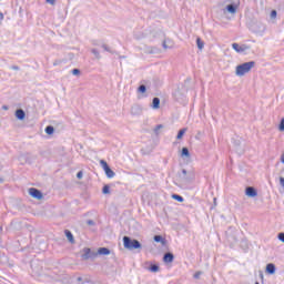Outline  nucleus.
Returning <instances> with one entry per match:
<instances>
[{
	"label": "nucleus",
	"mask_w": 284,
	"mask_h": 284,
	"mask_svg": "<svg viewBox=\"0 0 284 284\" xmlns=\"http://www.w3.org/2000/svg\"><path fill=\"white\" fill-rule=\"evenodd\" d=\"M180 183L183 187H187V185H192L194 183V180L196 179V173L194 171H187L185 169H182V171L179 173Z\"/></svg>",
	"instance_id": "1"
},
{
	"label": "nucleus",
	"mask_w": 284,
	"mask_h": 284,
	"mask_svg": "<svg viewBox=\"0 0 284 284\" xmlns=\"http://www.w3.org/2000/svg\"><path fill=\"white\" fill-rule=\"evenodd\" d=\"M172 199L174 201H178V203H183V201H185V199H183V196L179 195V194H173Z\"/></svg>",
	"instance_id": "19"
},
{
	"label": "nucleus",
	"mask_w": 284,
	"mask_h": 284,
	"mask_svg": "<svg viewBox=\"0 0 284 284\" xmlns=\"http://www.w3.org/2000/svg\"><path fill=\"white\" fill-rule=\"evenodd\" d=\"M123 246L125 250H141L142 245L139 240H132L130 236H124L123 237Z\"/></svg>",
	"instance_id": "3"
},
{
	"label": "nucleus",
	"mask_w": 284,
	"mask_h": 284,
	"mask_svg": "<svg viewBox=\"0 0 284 284\" xmlns=\"http://www.w3.org/2000/svg\"><path fill=\"white\" fill-rule=\"evenodd\" d=\"M88 225H94V222L92 220L87 221Z\"/></svg>",
	"instance_id": "39"
},
{
	"label": "nucleus",
	"mask_w": 284,
	"mask_h": 284,
	"mask_svg": "<svg viewBox=\"0 0 284 284\" xmlns=\"http://www.w3.org/2000/svg\"><path fill=\"white\" fill-rule=\"evenodd\" d=\"M245 194L248 199H254V196H258V191H256L254 186H247L245 189Z\"/></svg>",
	"instance_id": "7"
},
{
	"label": "nucleus",
	"mask_w": 284,
	"mask_h": 284,
	"mask_svg": "<svg viewBox=\"0 0 284 284\" xmlns=\"http://www.w3.org/2000/svg\"><path fill=\"white\" fill-rule=\"evenodd\" d=\"M138 92H140L141 94H145V92H148V87H145V84H141L138 88Z\"/></svg>",
	"instance_id": "20"
},
{
	"label": "nucleus",
	"mask_w": 284,
	"mask_h": 284,
	"mask_svg": "<svg viewBox=\"0 0 284 284\" xmlns=\"http://www.w3.org/2000/svg\"><path fill=\"white\" fill-rule=\"evenodd\" d=\"M100 163H101V165H102L104 172H105L106 170H109L110 165L108 164V162H105L104 160H101Z\"/></svg>",
	"instance_id": "24"
},
{
	"label": "nucleus",
	"mask_w": 284,
	"mask_h": 284,
	"mask_svg": "<svg viewBox=\"0 0 284 284\" xmlns=\"http://www.w3.org/2000/svg\"><path fill=\"white\" fill-rule=\"evenodd\" d=\"M64 234H65L69 243H74V235L72 234V232L70 230H65Z\"/></svg>",
	"instance_id": "13"
},
{
	"label": "nucleus",
	"mask_w": 284,
	"mask_h": 284,
	"mask_svg": "<svg viewBox=\"0 0 284 284\" xmlns=\"http://www.w3.org/2000/svg\"><path fill=\"white\" fill-rule=\"evenodd\" d=\"M11 70H19V67L12 65V67H11Z\"/></svg>",
	"instance_id": "40"
},
{
	"label": "nucleus",
	"mask_w": 284,
	"mask_h": 284,
	"mask_svg": "<svg viewBox=\"0 0 284 284\" xmlns=\"http://www.w3.org/2000/svg\"><path fill=\"white\" fill-rule=\"evenodd\" d=\"M163 48H164V50H168V48H170V45H168V40L163 41Z\"/></svg>",
	"instance_id": "37"
},
{
	"label": "nucleus",
	"mask_w": 284,
	"mask_h": 284,
	"mask_svg": "<svg viewBox=\"0 0 284 284\" xmlns=\"http://www.w3.org/2000/svg\"><path fill=\"white\" fill-rule=\"evenodd\" d=\"M97 254L98 255L100 254V256H108V255H110V248H108V247H100L98 250Z\"/></svg>",
	"instance_id": "12"
},
{
	"label": "nucleus",
	"mask_w": 284,
	"mask_h": 284,
	"mask_svg": "<svg viewBox=\"0 0 284 284\" xmlns=\"http://www.w3.org/2000/svg\"><path fill=\"white\" fill-rule=\"evenodd\" d=\"M281 163H284V153L281 155Z\"/></svg>",
	"instance_id": "41"
},
{
	"label": "nucleus",
	"mask_w": 284,
	"mask_h": 284,
	"mask_svg": "<svg viewBox=\"0 0 284 284\" xmlns=\"http://www.w3.org/2000/svg\"><path fill=\"white\" fill-rule=\"evenodd\" d=\"M278 130L280 132H284V118H282L280 121Z\"/></svg>",
	"instance_id": "27"
},
{
	"label": "nucleus",
	"mask_w": 284,
	"mask_h": 284,
	"mask_svg": "<svg viewBox=\"0 0 284 284\" xmlns=\"http://www.w3.org/2000/svg\"><path fill=\"white\" fill-rule=\"evenodd\" d=\"M162 128H163V124H158V125L154 128L155 134H159V130H162Z\"/></svg>",
	"instance_id": "30"
},
{
	"label": "nucleus",
	"mask_w": 284,
	"mask_h": 284,
	"mask_svg": "<svg viewBox=\"0 0 284 284\" xmlns=\"http://www.w3.org/2000/svg\"><path fill=\"white\" fill-rule=\"evenodd\" d=\"M149 270H150V272H153V273L159 272V270H160L159 264H151Z\"/></svg>",
	"instance_id": "22"
},
{
	"label": "nucleus",
	"mask_w": 284,
	"mask_h": 284,
	"mask_svg": "<svg viewBox=\"0 0 284 284\" xmlns=\"http://www.w3.org/2000/svg\"><path fill=\"white\" fill-rule=\"evenodd\" d=\"M102 48L105 52H112V50L110 49V47H108V44H102Z\"/></svg>",
	"instance_id": "32"
},
{
	"label": "nucleus",
	"mask_w": 284,
	"mask_h": 284,
	"mask_svg": "<svg viewBox=\"0 0 284 284\" xmlns=\"http://www.w3.org/2000/svg\"><path fill=\"white\" fill-rule=\"evenodd\" d=\"M105 175L108 176V179H114V176H116V173H114V171H112L111 168L106 169Z\"/></svg>",
	"instance_id": "16"
},
{
	"label": "nucleus",
	"mask_w": 284,
	"mask_h": 284,
	"mask_svg": "<svg viewBox=\"0 0 284 284\" xmlns=\"http://www.w3.org/2000/svg\"><path fill=\"white\" fill-rule=\"evenodd\" d=\"M47 3H49L50 6H54V3H57V0H45Z\"/></svg>",
	"instance_id": "36"
},
{
	"label": "nucleus",
	"mask_w": 284,
	"mask_h": 284,
	"mask_svg": "<svg viewBox=\"0 0 284 284\" xmlns=\"http://www.w3.org/2000/svg\"><path fill=\"white\" fill-rule=\"evenodd\" d=\"M71 72H72V74H73L74 77L81 74V70H79V69H73Z\"/></svg>",
	"instance_id": "31"
},
{
	"label": "nucleus",
	"mask_w": 284,
	"mask_h": 284,
	"mask_svg": "<svg viewBox=\"0 0 284 284\" xmlns=\"http://www.w3.org/2000/svg\"><path fill=\"white\" fill-rule=\"evenodd\" d=\"M44 132H45V134H49V136L54 134V126H52V125L45 126Z\"/></svg>",
	"instance_id": "17"
},
{
	"label": "nucleus",
	"mask_w": 284,
	"mask_h": 284,
	"mask_svg": "<svg viewBox=\"0 0 284 284\" xmlns=\"http://www.w3.org/2000/svg\"><path fill=\"white\" fill-rule=\"evenodd\" d=\"M93 45H97V42H93Z\"/></svg>",
	"instance_id": "43"
},
{
	"label": "nucleus",
	"mask_w": 284,
	"mask_h": 284,
	"mask_svg": "<svg viewBox=\"0 0 284 284\" xmlns=\"http://www.w3.org/2000/svg\"><path fill=\"white\" fill-rule=\"evenodd\" d=\"M233 50H235V52H239L240 54L243 52H247V50H250V45L247 44H239V43H233L232 44Z\"/></svg>",
	"instance_id": "6"
},
{
	"label": "nucleus",
	"mask_w": 284,
	"mask_h": 284,
	"mask_svg": "<svg viewBox=\"0 0 284 284\" xmlns=\"http://www.w3.org/2000/svg\"><path fill=\"white\" fill-rule=\"evenodd\" d=\"M200 276H201V272H196V273L194 274V278H200Z\"/></svg>",
	"instance_id": "38"
},
{
	"label": "nucleus",
	"mask_w": 284,
	"mask_h": 284,
	"mask_svg": "<svg viewBox=\"0 0 284 284\" xmlns=\"http://www.w3.org/2000/svg\"><path fill=\"white\" fill-rule=\"evenodd\" d=\"M276 10L271 11V19H276Z\"/></svg>",
	"instance_id": "33"
},
{
	"label": "nucleus",
	"mask_w": 284,
	"mask_h": 284,
	"mask_svg": "<svg viewBox=\"0 0 284 284\" xmlns=\"http://www.w3.org/2000/svg\"><path fill=\"white\" fill-rule=\"evenodd\" d=\"M266 274H276V265H274V263H268L266 265Z\"/></svg>",
	"instance_id": "10"
},
{
	"label": "nucleus",
	"mask_w": 284,
	"mask_h": 284,
	"mask_svg": "<svg viewBox=\"0 0 284 284\" xmlns=\"http://www.w3.org/2000/svg\"><path fill=\"white\" fill-rule=\"evenodd\" d=\"M1 230H2V229H1V226H0V232H1Z\"/></svg>",
	"instance_id": "45"
},
{
	"label": "nucleus",
	"mask_w": 284,
	"mask_h": 284,
	"mask_svg": "<svg viewBox=\"0 0 284 284\" xmlns=\"http://www.w3.org/2000/svg\"><path fill=\"white\" fill-rule=\"evenodd\" d=\"M280 185L284 190V178L283 176L280 178Z\"/></svg>",
	"instance_id": "35"
},
{
	"label": "nucleus",
	"mask_w": 284,
	"mask_h": 284,
	"mask_svg": "<svg viewBox=\"0 0 284 284\" xmlns=\"http://www.w3.org/2000/svg\"><path fill=\"white\" fill-rule=\"evenodd\" d=\"M29 194L30 196H32V199H37L38 201H41V199H43V193H41L39 189H29Z\"/></svg>",
	"instance_id": "5"
},
{
	"label": "nucleus",
	"mask_w": 284,
	"mask_h": 284,
	"mask_svg": "<svg viewBox=\"0 0 284 284\" xmlns=\"http://www.w3.org/2000/svg\"><path fill=\"white\" fill-rule=\"evenodd\" d=\"M226 10H227V12H230V14H236V4L231 3V4L226 6Z\"/></svg>",
	"instance_id": "14"
},
{
	"label": "nucleus",
	"mask_w": 284,
	"mask_h": 284,
	"mask_svg": "<svg viewBox=\"0 0 284 284\" xmlns=\"http://www.w3.org/2000/svg\"><path fill=\"white\" fill-rule=\"evenodd\" d=\"M91 52L94 54L95 59H101V53H99V50L92 49Z\"/></svg>",
	"instance_id": "26"
},
{
	"label": "nucleus",
	"mask_w": 284,
	"mask_h": 284,
	"mask_svg": "<svg viewBox=\"0 0 284 284\" xmlns=\"http://www.w3.org/2000/svg\"><path fill=\"white\" fill-rule=\"evenodd\" d=\"M196 44L199 50H203V48H205V42H203V40H201V38L196 39Z\"/></svg>",
	"instance_id": "18"
},
{
	"label": "nucleus",
	"mask_w": 284,
	"mask_h": 284,
	"mask_svg": "<svg viewBox=\"0 0 284 284\" xmlns=\"http://www.w3.org/2000/svg\"><path fill=\"white\" fill-rule=\"evenodd\" d=\"M153 241L155 243H161L162 245H165V239H163L162 235H154Z\"/></svg>",
	"instance_id": "15"
},
{
	"label": "nucleus",
	"mask_w": 284,
	"mask_h": 284,
	"mask_svg": "<svg viewBox=\"0 0 284 284\" xmlns=\"http://www.w3.org/2000/svg\"><path fill=\"white\" fill-rule=\"evenodd\" d=\"M277 239L278 241H281L282 243H284V232H281L277 234Z\"/></svg>",
	"instance_id": "29"
},
{
	"label": "nucleus",
	"mask_w": 284,
	"mask_h": 284,
	"mask_svg": "<svg viewBox=\"0 0 284 284\" xmlns=\"http://www.w3.org/2000/svg\"><path fill=\"white\" fill-rule=\"evenodd\" d=\"M164 263H173L174 262V254L172 252H168L163 255Z\"/></svg>",
	"instance_id": "8"
},
{
	"label": "nucleus",
	"mask_w": 284,
	"mask_h": 284,
	"mask_svg": "<svg viewBox=\"0 0 284 284\" xmlns=\"http://www.w3.org/2000/svg\"><path fill=\"white\" fill-rule=\"evenodd\" d=\"M16 119H18V121H23L26 119V111H23V109H18L16 111Z\"/></svg>",
	"instance_id": "9"
},
{
	"label": "nucleus",
	"mask_w": 284,
	"mask_h": 284,
	"mask_svg": "<svg viewBox=\"0 0 284 284\" xmlns=\"http://www.w3.org/2000/svg\"><path fill=\"white\" fill-rule=\"evenodd\" d=\"M102 193H103V194H110V185H104V186L102 187Z\"/></svg>",
	"instance_id": "28"
},
{
	"label": "nucleus",
	"mask_w": 284,
	"mask_h": 284,
	"mask_svg": "<svg viewBox=\"0 0 284 284\" xmlns=\"http://www.w3.org/2000/svg\"><path fill=\"white\" fill-rule=\"evenodd\" d=\"M98 253L92 252L90 247L83 248V254L81 255L83 261H90V258H97Z\"/></svg>",
	"instance_id": "4"
},
{
	"label": "nucleus",
	"mask_w": 284,
	"mask_h": 284,
	"mask_svg": "<svg viewBox=\"0 0 284 284\" xmlns=\"http://www.w3.org/2000/svg\"><path fill=\"white\" fill-rule=\"evenodd\" d=\"M181 156H190V150L187 148H182Z\"/></svg>",
	"instance_id": "23"
},
{
	"label": "nucleus",
	"mask_w": 284,
	"mask_h": 284,
	"mask_svg": "<svg viewBox=\"0 0 284 284\" xmlns=\"http://www.w3.org/2000/svg\"><path fill=\"white\" fill-rule=\"evenodd\" d=\"M255 284H261V283H258V282H255Z\"/></svg>",
	"instance_id": "44"
},
{
	"label": "nucleus",
	"mask_w": 284,
	"mask_h": 284,
	"mask_svg": "<svg viewBox=\"0 0 284 284\" xmlns=\"http://www.w3.org/2000/svg\"><path fill=\"white\" fill-rule=\"evenodd\" d=\"M77 179H83V171L77 173Z\"/></svg>",
	"instance_id": "34"
},
{
	"label": "nucleus",
	"mask_w": 284,
	"mask_h": 284,
	"mask_svg": "<svg viewBox=\"0 0 284 284\" xmlns=\"http://www.w3.org/2000/svg\"><path fill=\"white\" fill-rule=\"evenodd\" d=\"M151 108L153 110H159V108H161V99L153 98Z\"/></svg>",
	"instance_id": "11"
},
{
	"label": "nucleus",
	"mask_w": 284,
	"mask_h": 284,
	"mask_svg": "<svg viewBox=\"0 0 284 284\" xmlns=\"http://www.w3.org/2000/svg\"><path fill=\"white\" fill-rule=\"evenodd\" d=\"M100 163H101V165H102L104 172H105L106 170H109L110 165L108 164V162H105L104 160H101Z\"/></svg>",
	"instance_id": "25"
},
{
	"label": "nucleus",
	"mask_w": 284,
	"mask_h": 284,
	"mask_svg": "<svg viewBox=\"0 0 284 284\" xmlns=\"http://www.w3.org/2000/svg\"><path fill=\"white\" fill-rule=\"evenodd\" d=\"M2 110H8V105H3V106H2Z\"/></svg>",
	"instance_id": "42"
},
{
	"label": "nucleus",
	"mask_w": 284,
	"mask_h": 284,
	"mask_svg": "<svg viewBox=\"0 0 284 284\" xmlns=\"http://www.w3.org/2000/svg\"><path fill=\"white\" fill-rule=\"evenodd\" d=\"M256 62L254 61L244 62L236 67L235 73L237 77H245V74H247V72H250V70H252V68H254Z\"/></svg>",
	"instance_id": "2"
},
{
	"label": "nucleus",
	"mask_w": 284,
	"mask_h": 284,
	"mask_svg": "<svg viewBox=\"0 0 284 284\" xmlns=\"http://www.w3.org/2000/svg\"><path fill=\"white\" fill-rule=\"evenodd\" d=\"M185 132H187V129H182V130H180V131L178 132L176 139H178V140L183 139Z\"/></svg>",
	"instance_id": "21"
}]
</instances>
